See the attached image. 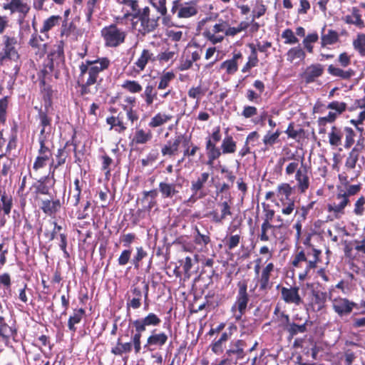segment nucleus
Segmentation results:
<instances>
[{
    "mask_svg": "<svg viewBox=\"0 0 365 365\" xmlns=\"http://www.w3.org/2000/svg\"><path fill=\"white\" fill-rule=\"evenodd\" d=\"M344 180V182L336 186V192L327 206V211L334 219L337 220L345 215L346 207L351 204L350 198L358 194L361 190V183L351 185L346 178Z\"/></svg>",
    "mask_w": 365,
    "mask_h": 365,
    "instance_id": "1",
    "label": "nucleus"
},
{
    "mask_svg": "<svg viewBox=\"0 0 365 365\" xmlns=\"http://www.w3.org/2000/svg\"><path fill=\"white\" fill-rule=\"evenodd\" d=\"M130 16V13H125L122 16L115 17V24L105 26L101 30V36L105 45L107 47L116 48L125 42L127 32L118 27L119 24H123L124 21Z\"/></svg>",
    "mask_w": 365,
    "mask_h": 365,
    "instance_id": "2",
    "label": "nucleus"
},
{
    "mask_svg": "<svg viewBox=\"0 0 365 365\" xmlns=\"http://www.w3.org/2000/svg\"><path fill=\"white\" fill-rule=\"evenodd\" d=\"M321 251L313 248L311 251L301 250L294 256L292 264L296 269H301L299 279L304 281L311 271L317 267Z\"/></svg>",
    "mask_w": 365,
    "mask_h": 365,
    "instance_id": "3",
    "label": "nucleus"
},
{
    "mask_svg": "<svg viewBox=\"0 0 365 365\" xmlns=\"http://www.w3.org/2000/svg\"><path fill=\"white\" fill-rule=\"evenodd\" d=\"M110 65V61L106 57L86 60L79 66L80 75L86 78L87 84H95L102 81H98L100 73L108 69Z\"/></svg>",
    "mask_w": 365,
    "mask_h": 365,
    "instance_id": "4",
    "label": "nucleus"
},
{
    "mask_svg": "<svg viewBox=\"0 0 365 365\" xmlns=\"http://www.w3.org/2000/svg\"><path fill=\"white\" fill-rule=\"evenodd\" d=\"M17 39L7 35L3 37V48L0 51V66H9L14 64V74H17L20 70V56L16 48Z\"/></svg>",
    "mask_w": 365,
    "mask_h": 365,
    "instance_id": "5",
    "label": "nucleus"
},
{
    "mask_svg": "<svg viewBox=\"0 0 365 365\" xmlns=\"http://www.w3.org/2000/svg\"><path fill=\"white\" fill-rule=\"evenodd\" d=\"M247 343L244 339L232 340L226 349L223 358L216 360L212 365H235L246 356Z\"/></svg>",
    "mask_w": 365,
    "mask_h": 365,
    "instance_id": "6",
    "label": "nucleus"
},
{
    "mask_svg": "<svg viewBox=\"0 0 365 365\" xmlns=\"http://www.w3.org/2000/svg\"><path fill=\"white\" fill-rule=\"evenodd\" d=\"M238 292L236 296L235 303L231 307V312L233 318L236 321L242 319L245 313L249 302V295L247 293V284L246 281L239 282L237 284Z\"/></svg>",
    "mask_w": 365,
    "mask_h": 365,
    "instance_id": "7",
    "label": "nucleus"
},
{
    "mask_svg": "<svg viewBox=\"0 0 365 365\" xmlns=\"http://www.w3.org/2000/svg\"><path fill=\"white\" fill-rule=\"evenodd\" d=\"M130 16H132V20L136 19L140 21L138 31L143 35L153 31L158 27L159 17L151 18L148 6L138 10L136 13L130 14Z\"/></svg>",
    "mask_w": 365,
    "mask_h": 365,
    "instance_id": "8",
    "label": "nucleus"
},
{
    "mask_svg": "<svg viewBox=\"0 0 365 365\" xmlns=\"http://www.w3.org/2000/svg\"><path fill=\"white\" fill-rule=\"evenodd\" d=\"M170 12L179 19H187L195 16L197 13V9L195 4L192 2H181L180 0H175L172 3Z\"/></svg>",
    "mask_w": 365,
    "mask_h": 365,
    "instance_id": "9",
    "label": "nucleus"
},
{
    "mask_svg": "<svg viewBox=\"0 0 365 365\" xmlns=\"http://www.w3.org/2000/svg\"><path fill=\"white\" fill-rule=\"evenodd\" d=\"M227 21L219 20L212 28L205 29L202 35L212 44L221 43L225 38Z\"/></svg>",
    "mask_w": 365,
    "mask_h": 365,
    "instance_id": "10",
    "label": "nucleus"
},
{
    "mask_svg": "<svg viewBox=\"0 0 365 365\" xmlns=\"http://www.w3.org/2000/svg\"><path fill=\"white\" fill-rule=\"evenodd\" d=\"M3 8L5 10H9L11 14H19L18 23L22 29L24 27V19L30 11V6L22 0H11L4 4Z\"/></svg>",
    "mask_w": 365,
    "mask_h": 365,
    "instance_id": "11",
    "label": "nucleus"
},
{
    "mask_svg": "<svg viewBox=\"0 0 365 365\" xmlns=\"http://www.w3.org/2000/svg\"><path fill=\"white\" fill-rule=\"evenodd\" d=\"M297 190L300 193H304L309 187L310 181L307 166L304 165L302 160V165L295 174Z\"/></svg>",
    "mask_w": 365,
    "mask_h": 365,
    "instance_id": "12",
    "label": "nucleus"
},
{
    "mask_svg": "<svg viewBox=\"0 0 365 365\" xmlns=\"http://www.w3.org/2000/svg\"><path fill=\"white\" fill-rule=\"evenodd\" d=\"M355 304L346 298H336L332 301V307L339 316L342 317L349 314Z\"/></svg>",
    "mask_w": 365,
    "mask_h": 365,
    "instance_id": "13",
    "label": "nucleus"
},
{
    "mask_svg": "<svg viewBox=\"0 0 365 365\" xmlns=\"http://www.w3.org/2000/svg\"><path fill=\"white\" fill-rule=\"evenodd\" d=\"M185 137L183 135H178L174 139L169 140L165 145H164L161 149V153L163 156L169 155L173 156L178 153L179 147L181 143H183V140Z\"/></svg>",
    "mask_w": 365,
    "mask_h": 365,
    "instance_id": "14",
    "label": "nucleus"
},
{
    "mask_svg": "<svg viewBox=\"0 0 365 365\" xmlns=\"http://www.w3.org/2000/svg\"><path fill=\"white\" fill-rule=\"evenodd\" d=\"M161 322L160 319L154 313H149L146 317L135 319L133 322V325L138 330H145L147 327L158 326Z\"/></svg>",
    "mask_w": 365,
    "mask_h": 365,
    "instance_id": "15",
    "label": "nucleus"
},
{
    "mask_svg": "<svg viewBox=\"0 0 365 365\" xmlns=\"http://www.w3.org/2000/svg\"><path fill=\"white\" fill-rule=\"evenodd\" d=\"M131 295L128 296L126 308L128 310L132 308L137 309L140 307L142 304V298L143 297L144 290L138 287H132L130 289Z\"/></svg>",
    "mask_w": 365,
    "mask_h": 365,
    "instance_id": "16",
    "label": "nucleus"
},
{
    "mask_svg": "<svg viewBox=\"0 0 365 365\" xmlns=\"http://www.w3.org/2000/svg\"><path fill=\"white\" fill-rule=\"evenodd\" d=\"M281 294L282 298L286 303L299 305L302 302L299 294V287H282Z\"/></svg>",
    "mask_w": 365,
    "mask_h": 365,
    "instance_id": "17",
    "label": "nucleus"
},
{
    "mask_svg": "<svg viewBox=\"0 0 365 365\" xmlns=\"http://www.w3.org/2000/svg\"><path fill=\"white\" fill-rule=\"evenodd\" d=\"M153 138V133L150 129L136 128L130 143L133 145H144L150 142Z\"/></svg>",
    "mask_w": 365,
    "mask_h": 365,
    "instance_id": "18",
    "label": "nucleus"
},
{
    "mask_svg": "<svg viewBox=\"0 0 365 365\" xmlns=\"http://www.w3.org/2000/svg\"><path fill=\"white\" fill-rule=\"evenodd\" d=\"M324 72V66L319 63H314L307 67L303 73V78L307 83H313L320 77Z\"/></svg>",
    "mask_w": 365,
    "mask_h": 365,
    "instance_id": "19",
    "label": "nucleus"
},
{
    "mask_svg": "<svg viewBox=\"0 0 365 365\" xmlns=\"http://www.w3.org/2000/svg\"><path fill=\"white\" fill-rule=\"evenodd\" d=\"M210 178V173L207 172L202 173L196 180L191 182V190L195 194H199V197H203L205 193L203 192V188L205 186Z\"/></svg>",
    "mask_w": 365,
    "mask_h": 365,
    "instance_id": "20",
    "label": "nucleus"
},
{
    "mask_svg": "<svg viewBox=\"0 0 365 365\" xmlns=\"http://www.w3.org/2000/svg\"><path fill=\"white\" fill-rule=\"evenodd\" d=\"M327 293L321 291H312L310 306L313 311L319 312L325 305Z\"/></svg>",
    "mask_w": 365,
    "mask_h": 365,
    "instance_id": "21",
    "label": "nucleus"
},
{
    "mask_svg": "<svg viewBox=\"0 0 365 365\" xmlns=\"http://www.w3.org/2000/svg\"><path fill=\"white\" fill-rule=\"evenodd\" d=\"M344 20L346 24L354 25L358 29H362L365 27V23L357 7H352L351 14L345 16Z\"/></svg>",
    "mask_w": 365,
    "mask_h": 365,
    "instance_id": "22",
    "label": "nucleus"
},
{
    "mask_svg": "<svg viewBox=\"0 0 365 365\" xmlns=\"http://www.w3.org/2000/svg\"><path fill=\"white\" fill-rule=\"evenodd\" d=\"M15 334L16 329L6 323L4 317H0V342L6 345Z\"/></svg>",
    "mask_w": 365,
    "mask_h": 365,
    "instance_id": "23",
    "label": "nucleus"
},
{
    "mask_svg": "<svg viewBox=\"0 0 365 365\" xmlns=\"http://www.w3.org/2000/svg\"><path fill=\"white\" fill-rule=\"evenodd\" d=\"M153 60V53L148 49H143L140 56L134 63L135 70L140 73L143 71L150 61Z\"/></svg>",
    "mask_w": 365,
    "mask_h": 365,
    "instance_id": "24",
    "label": "nucleus"
},
{
    "mask_svg": "<svg viewBox=\"0 0 365 365\" xmlns=\"http://www.w3.org/2000/svg\"><path fill=\"white\" fill-rule=\"evenodd\" d=\"M241 53L234 54L231 59H228L222 62L220 68L225 70L227 74H234L238 69V61L242 58Z\"/></svg>",
    "mask_w": 365,
    "mask_h": 365,
    "instance_id": "25",
    "label": "nucleus"
},
{
    "mask_svg": "<svg viewBox=\"0 0 365 365\" xmlns=\"http://www.w3.org/2000/svg\"><path fill=\"white\" fill-rule=\"evenodd\" d=\"M327 71L330 75L335 77H339L343 80L350 79L355 75V71L351 68L343 70L333 65L329 66Z\"/></svg>",
    "mask_w": 365,
    "mask_h": 365,
    "instance_id": "26",
    "label": "nucleus"
},
{
    "mask_svg": "<svg viewBox=\"0 0 365 365\" xmlns=\"http://www.w3.org/2000/svg\"><path fill=\"white\" fill-rule=\"evenodd\" d=\"M325 28L322 29L321 35V46L326 47L336 43L339 41V34L336 31L329 29L327 33H324Z\"/></svg>",
    "mask_w": 365,
    "mask_h": 365,
    "instance_id": "27",
    "label": "nucleus"
},
{
    "mask_svg": "<svg viewBox=\"0 0 365 365\" xmlns=\"http://www.w3.org/2000/svg\"><path fill=\"white\" fill-rule=\"evenodd\" d=\"M168 336L165 333H153L147 339L145 348L150 346L161 347L165 344L168 341Z\"/></svg>",
    "mask_w": 365,
    "mask_h": 365,
    "instance_id": "28",
    "label": "nucleus"
},
{
    "mask_svg": "<svg viewBox=\"0 0 365 365\" xmlns=\"http://www.w3.org/2000/svg\"><path fill=\"white\" fill-rule=\"evenodd\" d=\"M306 57L305 51L300 46L291 48L287 53V60L290 63L296 61H301L304 60Z\"/></svg>",
    "mask_w": 365,
    "mask_h": 365,
    "instance_id": "29",
    "label": "nucleus"
},
{
    "mask_svg": "<svg viewBox=\"0 0 365 365\" xmlns=\"http://www.w3.org/2000/svg\"><path fill=\"white\" fill-rule=\"evenodd\" d=\"M141 97L144 99L147 106H151L158 98V93L154 86L148 84L141 94Z\"/></svg>",
    "mask_w": 365,
    "mask_h": 365,
    "instance_id": "30",
    "label": "nucleus"
},
{
    "mask_svg": "<svg viewBox=\"0 0 365 365\" xmlns=\"http://www.w3.org/2000/svg\"><path fill=\"white\" fill-rule=\"evenodd\" d=\"M159 191L163 198H171L178 192L175 184L167 182H160Z\"/></svg>",
    "mask_w": 365,
    "mask_h": 365,
    "instance_id": "31",
    "label": "nucleus"
},
{
    "mask_svg": "<svg viewBox=\"0 0 365 365\" xmlns=\"http://www.w3.org/2000/svg\"><path fill=\"white\" fill-rule=\"evenodd\" d=\"M173 118L171 115H168L163 113H158L153 118H151L148 125L150 128H157L161 126Z\"/></svg>",
    "mask_w": 365,
    "mask_h": 365,
    "instance_id": "32",
    "label": "nucleus"
},
{
    "mask_svg": "<svg viewBox=\"0 0 365 365\" xmlns=\"http://www.w3.org/2000/svg\"><path fill=\"white\" fill-rule=\"evenodd\" d=\"M106 123L110 125V130L114 129L118 133H122L127 129L122 119L119 117L109 116L106 118Z\"/></svg>",
    "mask_w": 365,
    "mask_h": 365,
    "instance_id": "33",
    "label": "nucleus"
},
{
    "mask_svg": "<svg viewBox=\"0 0 365 365\" xmlns=\"http://www.w3.org/2000/svg\"><path fill=\"white\" fill-rule=\"evenodd\" d=\"M329 143L331 146L338 147L341 145L343 133L341 129L333 126L328 134Z\"/></svg>",
    "mask_w": 365,
    "mask_h": 365,
    "instance_id": "34",
    "label": "nucleus"
},
{
    "mask_svg": "<svg viewBox=\"0 0 365 365\" xmlns=\"http://www.w3.org/2000/svg\"><path fill=\"white\" fill-rule=\"evenodd\" d=\"M84 314L85 311L82 308L75 309L73 311V314L69 317L68 321V327L71 331H72L73 332H75L76 331L75 324H77L81 322Z\"/></svg>",
    "mask_w": 365,
    "mask_h": 365,
    "instance_id": "35",
    "label": "nucleus"
},
{
    "mask_svg": "<svg viewBox=\"0 0 365 365\" xmlns=\"http://www.w3.org/2000/svg\"><path fill=\"white\" fill-rule=\"evenodd\" d=\"M237 143L231 135H226L221 144L222 153L223 154L234 153L236 151Z\"/></svg>",
    "mask_w": 365,
    "mask_h": 365,
    "instance_id": "36",
    "label": "nucleus"
},
{
    "mask_svg": "<svg viewBox=\"0 0 365 365\" xmlns=\"http://www.w3.org/2000/svg\"><path fill=\"white\" fill-rule=\"evenodd\" d=\"M353 47L361 56H365V34L360 33L356 35L353 41Z\"/></svg>",
    "mask_w": 365,
    "mask_h": 365,
    "instance_id": "37",
    "label": "nucleus"
},
{
    "mask_svg": "<svg viewBox=\"0 0 365 365\" xmlns=\"http://www.w3.org/2000/svg\"><path fill=\"white\" fill-rule=\"evenodd\" d=\"M132 350L131 342L122 343L120 339H118L116 346L113 347L111 353L115 355H122L123 354L129 353Z\"/></svg>",
    "mask_w": 365,
    "mask_h": 365,
    "instance_id": "38",
    "label": "nucleus"
},
{
    "mask_svg": "<svg viewBox=\"0 0 365 365\" xmlns=\"http://www.w3.org/2000/svg\"><path fill=\"white\" fill-rule=\"evenodd\" d=\"M53 184V180H51L49 177L42 178L38 182L36 186V192L43 195H48L49 193L50 186Z\"/></svg>",
    "mask_w": 365,
    "mask_h": 365,
    "instance_id": "39",
    "label": "nucleus"
},
{
    "mask_svg": "<svg viewBox=\"0 0 365 365\" xmlns=\"http://www.w3.org/2000/svg\"><path fill=\"white\" fill-rule=\"evenodd\" d=\"M59 200L50 201L48 200H43L41 205V209L47 215H52L58 211L60 208Z\"/></svg>",
    "mask_w": 365,
    "mask_h": 365,
    "instance_id": "40",
    "label": "nucleus"
},
{
    "mask_svg": "<svg viewBox=\"0 0 365 365\" xmlns=\"http://www.w3.org/2000/svg\"><path fill=\"white\" fill-rule=\"evenodd\" d=\"M183 155L184 157L189 158L191 156H194L196 153L200 150V148L193 144L190 138H187L185 137V138L183 140Z\"/></svg>",
    "mask_w": 365,
    "mask_h": 365,
    "instance_id": "41",
    "label": "nucleus"
},
{
    "mask_svg": "<svg viewBox=\"0 0 365 365\" xmlns=\"http://www.w3.org/2000/svg\"><path fill=\"white\" fill-rule=\"evenodd\" d=\"M61 20V17L60 16H50L43 21V26L40 29V32L42 34L48 32L49 30L58 25Z\"/></svg>",
    "mask_w": 365,
    "mask_h": 365,
    "instance_id": "42",
    "label": "nucleus"
},
{
    "mask_svg": "<svg viewBox=\"0 0 365 365\" xmlns=\"http://www.w3.org/2000/svg\"><path fill=\"white\" fill-rule=\"evenodd\" d=\"M293 188L289 183H282L277 188V195L279 198L284 197V200H291L289 197L292 193Z\"/></svg>",
    "mask_w": 365,
    "mask_h": 365,
    "instance_id": "43",
    "label": "nucleus"
},
{
    "mask_svg": "<svg viewBox=\"0 0 365 365\" xmlns=\"http://www.w3.org/2000/svg\"><path fill=\"white\" fill-rule=\"evenodd\" d=\"M319 39V36L317 33L314 32L312 34H309L304 38L302 43L304 46V48L307 51V52L312 53H313L314 46L313 43L317 42Z\"/></svg>",
    "mask_w": 365,
    "mask_h": 365,
    "instance_id": "44",
    "label": "nucleus"
},
{
    "mask_svg": "<svg viewBox=\"0 0 365 365\" xmlns=\"http://www.w3.org/2000/svg\"><path fill=\"white\" fill-rule=\"evenodd\" d=\"M281 132L279 130H277L275 132L269 130L263 137V143L266 146H272L278 141Z\"/></svg>",
    "mask_w": 365,
    "mask_h": 365,
    "instance_id": "45",
    "label": "nucleus"
},
{
    "mask_svg": "<svg viewBox=\"0 0 365 365\" xmlns=\"http://www.w3.org/2000/svg\"><path fill=\"white\" fill-rule=\"evenodd\" d=\"M121 87L131 93H140L143 89L141 85L138 81L131 80L125 81Z\"/></svg>",
    "mask_w": 365,
    "mask_h": 365,
    "instance_id": "46",
    "label": "nucleus"
},
{
    "mask_svg": "<svg viewBox=\"0 0 365 365\" xmlns=\"http://www.w3.org/2000/svg\"><path fill=\"white\" fill-rule=\"evenodd\" d=\"M12 205L13 199L11 195H8L5 193L1 195L0 208L3 210L5 215H9L11 212Z\"/></svg>",
    "mask_w": 365,
    "mask_h": 365,
    "instance_id": "47",
    "label": "nucleus"
},
{
    "mask_svg": "<svg viewBox=\"0 0 365 365\" xmlns=\"http://www.w3.org/2000/svg\"><path fill=\"white\" fill-rule=\"evenodd\" d=\"M175 74L171 72L168 71L166 73H164L160 77V81L158 85V90H164L166 89L170 82L174 79Z\"/></svg>",
    "mask_w": 365,
    "mask_h": 365,
    "instance_id": "48",
    "label": "nucleus"
},
{
    "mask_svg": "<svg viewBox=\"0 0 365 365\" xmlns=\"http://www.w3.org/2000/svg\"><path fill=\"white\" fill-rule=\"evenodd\" d=\"M359 160V153L356 148H353L346 159L345 167L347 169H354Z\"/></svg>",
    "mask_w": 365,
    "mask_h": 365,
    "instance_id": "49",
    "label": "nucleus"
},
{
    "mask_svg": "<svg viewBox=\"0 0 365 365\" xmlns=\"http://www.w3.org/2000/svg\"><path fill=\"white\" fill-rule=\"evenodd\" d=\"M273 225L267 222H262L261 225V232L258 237L262 242H267L270 240L269 230H273Z\"/></svg>",
    "mask_w": 365,
    "mask_h": 365,
    "instance_id": "50",
    "label": "nucleus"
},
{
    "mask_svg": "<svg viewBox=\"0 0 365 365\" xmlns=\"http://www.w3.org/2000/svg\"><path fill=\"white\" fill-rule=\"evenodd\" d=\"M74 190L72 192L71 200L74 206H77L80 202L81 188L80 186V180L78 178H76L74 180Z\"/></svg>",
    "mask_w": 365,
    "mask_h": 365,
    "instance_id": "51",
    "label": "nucleus"
},
{
    "mask_svg": "<svg viewBox=\"0 0 365 365\" xmlns=\"http://www.w3.org/2000/svg\"><path fill=\"white\" fill-rule=\"evenodd\" d=\"M365 212V197L361 196L359 197L354 205L353 213L359 217L364 215Z\"/></svg>",
    "mask_w": 365,
    "mask_h": 365,
    "instance_id": "52",
    "label": "nucleus"
},
{
    "mask_svg": "<svg viewBox=\"0 0 365 365\" xmlns=\"http://www.w3.org/2000/svg\"><path fill=\"white\" fill-rule=\"evenodd\" d=\"M279 201L282 203V213L284 215H291L295 209V203L293 200H288V202H285L284 197L279 198Z\"/></svg>",
    "mask_w": 365,
    "mask_h": 365,
    "instance_id": "53",
    "label": "nucleus"
},
{
    "mask_svg": "<svg viewBox=\"0 0 365 365\" xmlns=\"http://www.w3.org/2000/svg\"><path fill=\"white\" fill-rule=\"evenodd\" d=\"M287 331L292 336L299 333H304L307 331V322L300 325L295 323H291L289 324Z\"/></svg>",
    "mask_w": 365,
    "mask_h": 365,
    "instance_id": "54",
    "label": "nucleus"
},
{
    "mask_svg": "<svg viewBox=\"0 0 365 365\" xmlns=\"http://www.w3.org/2000/svg\"><path fill=\"white\" fill-rule=\"evenodd\" d=\"M76 29V26H74L73 22H68L67 19H65L63 21L61 29V36L62 37L66 36L68 37L71 33H73Z\"/></svg>",
    "mask_w": 365,
    "mask_h": 365,
    "instance_id": "55",
    "label": "nucleus"
},
{
    "mask_svg": "<svg viewBox=\"0 0 365 365\" xmlns=\"http://www.w3.org/2000/svg\"><path fill=\"white\" fill-rule=\"evenodd\" d=\"M345 132V143L344 148H349L354 143L355 132L349 127L344 128Z\"/></svg>",
    "mask_w": 365,
    "mask_h": 365,
    "instance_id": "56",
    "label": "nucleus"
},
{
    "mask_svg": "<svg viewBox=\"0 0 365 365\" xmlns=\"http://www.w3.org/2000/svg\"><path fill=\"white\" fill-rule=\"evenodd\" d=\"M39 119L40 125L41 127L39 136H45L44 133H46V128L51 125V120L45 113L43 112L39 113Z\"/></svg>",
    "mask_w": 365,
    "mask_h": 365,
    "instance_id": "57",
    "label": "nucleus"
},
{
    "mask_svg": "<svg viewBox=\"0 0 365 365\" xmlns=\"http://www.w3.org/2000/svg\"><path fill=\"white\" fill-rule=\"evenodd\" d=\"M193 262H198V256L197 255H195L193 256V258L190 257H186L183 264H182V269L184 270V272L187 277L190 276V272L193 266Z\"/></svg>",
    "mask_w": 365,
    "mask_h": 365,
    "instance_id": "58",
    "label": "nucleus"
},
{
    "mask_svg": "<svg viewBox=\"0 0 365 365\" xmlns=\"http://www.w3.org/2000/svg\"><path fill=\"white\" fill-rule=\"evenodd\" d=\"M150 4L160 15L167 14L166 0H150Z\"/></svg>",
    "mask_w": 365,
    "mask_h": 365,
    "instance_id": "59",
    "label": "nucleus"
},
{
    "mask_svg": "<svg viewBox=\"0 0 365 365\" xmlns=\"http://www.w3.org/2000/svg\"><path fill=\"white\" fill-rule=\"evenodd\" d=\"M258 283L259 291L262 292H266L272 287V283H270L269 277H266L262 274L258 277Z\"/></svg>",
    "mask_w": 365,
    "mask_h": 365,
    "instance_id": "60",
    "label": "nucleus"
},
{
    "mask_svg": "<svg viewBox=\"0 0 365 365\" xmlns=\"http://www.w3.org/2000/svg\"><path fill=\"white\" fill-rule=\"evenodd\" d=\"M327 108L335 110L337 115L342 113L346 108V104L344 102L332 101L327 105Z\"/></svg>",
    "mask_w": 365,
    "mask_h": 365,
    "instance_id": "61",
    "label": "nucleus"
},
{
    "mask_svg": "<svg viewBox=\"0 0 365 365\" xmlns=\"http://www.w3.org/2000/svg\"><path fill=\"white\" fill-rule=\"evenodd\" d=\"M282 37L285 39L284 43L286 44H295L299 41L293 31L289 29H287L282 32Z\"/></svg>",
    "mask_w": 365,
    "mask_h": 365,
    "instance_id": "62",
    "label": "nucleus"
},
{
    "mask_svg": "<svg viewBox=\"0 0 365 365\" xmlns=\"http://www.w3.org/2000/svg\"><path fill=\"white\" fill-rule=\"evenodd\" d=\"M123 109L126 113V117L128 120H130L132 124H133L134 122L138 120V112L137 110H134L133 108H132V106H123Z\"/></svg>",
    "mask_w": 365,
    "mask_h": 365,
    "instance_id": "63",
    "label": "nucleus"
},
{
    "mask_svg": "<svg viewBox=\"0 0 365 365\" xmlns=\"http://www.w3.org/2000/svg\"><path fill=\"white\" fill-rule=\"evenodd\" d=\"M241 237L240 235H234L229 237L225 241V245L229 250L237 247L240 242Z\"/></svg>",
    "mask_w": 365,
    "mask_h": 365,
    "instance_id": "64",
    "label": "nucleus"
}]
</instances>
